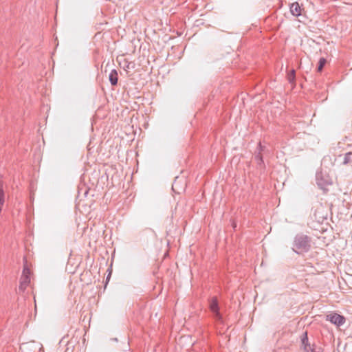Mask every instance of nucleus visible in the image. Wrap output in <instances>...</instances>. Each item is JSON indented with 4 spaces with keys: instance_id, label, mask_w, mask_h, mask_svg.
Here are the masks:
<instances>
[{
    "instance_id": "9",
    "label": "nucleus",
    "mask_w": 352,
    "mask_h": 352,
    "mask_svg": "<svg viewBox=\"0 0 352 352\" xmlns=\"http://www.w3.org/2000/svg\"><path fill=\"white\" fill-rule=\"evenodd\" d=\"M287 80L289 82L294 84L296 80V72L294 69L290 71V72L287 75Z\"/></svg>"
},
{
    "instance_id": "3",
    "label": "nucleus",
    "mask_w": 352,
    "mask_h": 352,
    "mask_svg": "<svg viewBox=\"0 0 352 352\" xmlns=\"http://www.w3.org/2000/svg\"><path fill=\"white\" fill-rule=\"evenodd\" d=\"M79 265V262L74 258H69L66 265V271L69 274H74Z\"/></svg>"
},
{
    "instance_id": "5",
    "label": "nucleus",
    "mask_w": 352,
    "mask_h": 352,
    "mask_svg": "<svg viewBox=\"0 0 352 352\" xmlns=\"http://www.w3.org/2000/svg\"><path fill=\"white\" fill-rule=\"evenodd\" d=\"M210 309L214 314H216L217 316H219L218 302L217 298H213L211 299L210 302Z\"/></svg>"
},
{
    "instance_id": "11",
    "label": "nucleus",
    "mask_w": 352,
    "mask_h": 352,
    "mask_svg": "<svg viewBox=\"0 0 352 352\" xmlns=\"http://www.w3.org/2000/svg\"><path fill=\"white\" fill-rule=\"evenodd\" d=\"M311 352H322L320 348L316 349L315 347H311Z\"/></svg>"
},
{
    "instance_id": "10",
    "label": "nucleus",
    "mask_w": 352,
    "mask_h": 352,
    "mask_svg": "<svg viewBox=\"0 0 352 352\" xmlns=\"http://www.w3.org/2000/svg\"><path fill=\"white\" fill-rule=\"evenodd\" d=\"M326 59L324 58H320L318 62V71L321 72L324 65L326 64Z\"/></svg>"
},
{
    "instance_id": "6",
    "label": "nucleus",
    "mask_w": 352,
    "mask_h": 352,
    "mask_svg": "<svg viewBox=\"0 0 352 352\" xmlns=\"http://www.w3.org/2000/svg\"><path fill=\"white\" fill-rule=\"evenodd\" d=\"M109 80L112 85H116L118 82V73L116 70H112L109 74Z\"/></svg>"
},
{
    "instance_id": "7",
    "label": "nucleus",
    "mask_w": 352,
    "mask_h": 352,
    "mask_svg": "<svg viewBox=\"0 0 352 352\" xmlns=\"http://www.w3.org/2000/svg\"><path fill=\"white\" fill-rule=\"evenodd\" d=\"M302 345H303V349H304L305 352H309V351H311V347L308 344V338H307V333H305V336L302 339Z\"/></svg>"
},
{
    "instance_id": "2",
    "label": "nucleus",
    "mask_w": 352,
    "mask_h": 352,
    "mask_svg": "<svg viewBox=\"0 0 352 352\" xmlns=\"http://www.w3.org/2000/svg\"><path fill=\"white\" fill-rule=\"evenodd\" d=\"M327 320L337 326L342 325L345 322L344 317L336 313L327 315Z\"/></svg>"
},
{
    "instance_id": "8",
    "label": "nucleus",
    "mask_w": 352,
    "mask_h": 352,
    "mask_svg": "<svg viewBox=\"0 0 352 352\" xmlns=\"http://www.w3.org/2000/svg\"><path fill=\"white\" fill-rule=\"evenodd\" d=\"M4 197L5 196H4V191L3 189V186L1 184H0V212L2 210V207L4 204V201H5Z\"/></svg>"
},
{
    "instance_id": "1",
    "label": "nucleus",
    "mask_w": 352,
    "mask_h": 352,
    "mask_svg": "<svg viewBox=\"0 0 352 352\" xmlns=\"http://www.w3.org/2000/svg\"><path fill=\"white\" fill-rule=\"evenodd\" d=\"M31 271L27 265H24L22 275L20 280L19 289L21 292H24L30 283Z\"/></svg>"
},
{
    "instance_id": "4",
    "label": "nucleus",
    "mask_w": 352,
    "mask_h": 352,
    "mask_svg": "<svg viewBox=\"0 0 352 352\" xmlns=\"http://www.w3.org/2000/svg\"><path fill=\"white\" fill-rule=\"evenodd\" d=\"M290 12L294 16H300L301 14V8L298 3L295 2L292 3L290 6Z\"/></svg>"
}]
</instances>
